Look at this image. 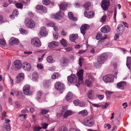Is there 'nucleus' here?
<instances>
[{"label": "nucleus", "mask_w": 131, "mask_h": 131, "mask_svg": "<svg viewBox=\"0 0 131 131\" xmlns=\"http://www.w3.org/2000/svg\"><path fill=\"white\" fill-rule=\"evenodd\" d=\"M93 119L91 117L85 118L82 121L83 124L84 125L89 127L92 126L94 123Z\"/></svg>", "instance_id": "obj_1"}, {"label": "nucleus", "mask_w": 131, "mask_h": 131, "mask_svg": "<svg viewBox=\"0 0 131 131\" xmlns=\"http://www.w3.org/2000/svg\"><path fill=\"white\" fill-rule=\"evenodd\" d=\"M25 23L26 26L30 28H34L35 26L34 21L30 19H26L25 20Z\"/></svg>", "instance_id": "obj_2"}, {"label": "nucleus", "mask_w": 131, "mask_h": 131, "mask_svg": "<svg viewBox=\"0 0 131 131\" xmlns=\"http://www.w3.org/2000/svg\"><path fill=\"white\" fill-rule=\"evenodd\" d=\"M31 44L35 47H40L41 45V43L38 38H35L31 40Z\"/></svg>", "instance_id": "obj_3"}, {"label": "nucleus", "mask_w": 131, "mask_h": 131, "mask_svg": "<svg viewBox=\"0 0 131 131\" xmlns=\"http://www.w3.org/2000/svg\"><path fill=\"white\" fill-rule=\"evenodd\" d=\"M55 87L56 90L60 91L61 93H62L64 89L63 84L59 82H57L55 83Z\"/></svg>", "instance_id": "obj_4"}, {"label": "nucleus", "mask_w": 131, "mask_h": 131, "mask_svg": "<svg viewBox=\"0 0 131 131\" xmlns=\"http://www.w3.org/2000/svg\"><path fill=\"white\" fill-rule=\"evenodd\" d=\"M107 58V54L105 53L102 54L100 56L98 57L97 60L98 62L102 64L104 63Z\"/></svg>", "instance_id": "obj_5"}, {"label": "nucleus", "mask_w": 131, "mask_h": 131, "mask_svg": "<svg viewBox=\"0 0 131 131\" xmlns=\"http://www.w3.org/2000/svg\"><path fill=\"white\" fill-rule=\"evenodd\" d=\"M113 78L112 75L110 74H107L103 77V80L105 83L112 82L113 81Z\"/></svg>", "instance_id": "obj_6"}, {"label": "nucleus", "mask_w": 131, "mask_h": 131, "mask_svg": "<svg viewBox=\"0 0 131 131\" xmlns=\"http://www.w3.org/2000/svg\"><path fill=\"white\" fill-rule=\"evenodd\" d=\"M109 5V0H103L102 1L101 6L104 10H106L108 7Z\"/></svg>", "instance_id": "obj_7"}, {"label": "nucleus", "mask_w": 131, "mask_h": 131, "mask_svg": "<svg viewBox=\"0 0 131 131\" xmlns=\"http://www.w3.org/2000/svg\"><path fill=\"white\" fill-rule=\"evenodd\" d=\"M68 81L70 83H75L77 82V78L74 74H71L67 78Z\"/></svg>", "instance_id": "obj_8"}, {"label": "nucleus", "mask_w": 131, "mask_h": 131, "mask_svg": "<svg viewBox=\"0 0 131 131\" xmlns=\"http://www.w3.org/2000/svg\"><path fill=\"white\" fill-rule=\"evenodd\" d=\"M30 86L29 85H26L23 87V90L24 93L26 95H29L32 94V92L29 91Z\"/></svg>", "instance_id": "obj_9"}, {"label": "nucleus", "mask_w": 131, "mask_h": 131, "mask_svg": "<svg viewBox=\"0 0 131 131\" xmlns=\"http://www.w3.org/2000/svg\"><path fill=\"white\" fill-rule=\"evenodd\" d=\"M101 31L102 32L106 34L110 31L111 28L108 25H105L101 28Z\"/></svg>", "instance_id": "obj_10"}, {"label": "nucleus", "mask_w": 131, "mask_h": 131, "mask_svg": "<svg viewBox=\"0 0 131 131\" xmlns=\"http://www.w3.org/2000/svg\"><path fill=\"white\" fill-rule=\"evenodd\" d=\"M83 70L82 69L80 70L77 73V75L79 81H82L83 79Z\"/></svg>", "instance_id": "obj_11"}, {"label": "nucleus", "mask_w": 131, "mask_h": 131, "mask_svg": "<svg viewBox=\"0 0 131 131\" xmlns=\"http://www.w3.org/2000/svg\"><path fill=\"white\" fill-rule=\"evenodd\" d=\"M84 15L85 17L88 18H92L94 16V12L93 11H91L87 13L86 11H85Z\"/></svg>", "instance_id": "obj_12"}, {"label": "nucleus", "mask_w": 131, "mask_h": 131, "mask_svg": "<svg viewBox=\"0 0 131 131\" xmlns=\"http://www.w3.org/2000/svg\"><path fill=\"white\" fill-rule=\"evenodd\" d=\"M89 27L88 25L87 24H85L82 26L80 28L81 32L83 35H84L86 32V30Z\"/></svg>", "instance_id": "obj_13"}, {"label": "nucleus", "mask_w": 131, "mask_h": 131, "mask_svg": "<svg viewBox=\"0 0 131 131\" xmlns=\"http://www.w3.org/2000/svg\"><path fill=\"white\" fill-rule=\"evenodd\" d=\"M59 44V43L58 42L53 41L49 43L48 46L50 48L52 49L58 46Z\"/></svg>", "instance_id": "obj_14"}, {"label": "nucleus", "mask_w": 131, "mask_h": 131, "mask_svg": "<svg viewBox=\"0 0 131 131\" xmlns=\"http://www.w3.org/2000/svg\"><path fill=\"white\" fill-rule=\"evenodd\" d=\"M24 75L22 73H19L16 77V82L17 83H19L24 79Z\"/></svg>", "instance_id": "obj_15"}, {"label": "nucleus", "mask_w": 131, "mask_h": 131, "mask_svg": "<svg viewBox=\"0 0 131 131\" xmlns=\"http://www.w3.org/2000/svg\"><path fill=\"white\" fill-rule=\"evenodd\" d=\"M14 64L15 68L17 69H19L21 68L22 63L20 60H17L15 61L14 62Z\"/></svg>", "instance_id": "obj_16"}, {"label": "nucleus", "mask_w": 131, "mask_h": 131, "mask_svg": "<svg viewBox=\"0 0 131 131\" xmlns=\"http://www.w3.org/2000/svg\"><path fill=\"white\" fill-rule=\"evenodd\" d=\"M40 34L42 36H46L47 35V32L46 30V28L45 27H42L40 28Z\"/></svg>", "instance_id": "obj_17"}, {"label": "nucleus", "mask_w": 131, "mask_h": 131, "mask_svg": "<svg viewBox=\"0 0 131 131\" xmlns=\"http://www.w3.org/2000/svg\"><path fill=\"white\" fill-rule=\"evenodd\" d=\"M117 31L118 34L122 35L123 32V26L121 24H119L117 27Z\"/></svg>", "instance_id": "obj_18"}, {"label": "nucleus", "mask_w": 131, "mask_h": 131, "mask_svg": "<svg viewBox=\"0 0 131 131\" xmlns=\"http://www.w3.org/2000/svg\"><path fill=\"white\" fill-rule=\"evenodd\" d=\"M23 69L26 71L29 70L31 68L30 64L28 63L25 62L24 63Z\"/></svg>", "instance_id": "obj_19"}, {"label": "nucleus", "mask_w": 131, "mask_h": 131, "mask_svg": "<svg viewBox=\"0 0 131 131\" xmlns=\"http://www.w3.org/2000/svg\"><path fill=\"white\" fill-rule=\"evenodd\" d=\"M36 8L38 10H41L44 13H46L47 10L46 7H43L42 5H37L36 6Z\"/></svg>", "instance_id": "obj_20"}, {"label": "nucleus", "mask_w": 131, "mask_h": 131, "mask_svg": "<svg viewBox=\"0 0 131 131\" xmlns=\"http://www.w3.org/2000/svg\"><path fill=\"white\" fill-rule=\"evenodd\" d=\"M78 37V36L77 34H72L70 36L69 39L72 42H74L75 40L77 39Z\"/></svg>", "instance_id": "obj_21"}, {"label": "nucleus", "mask_w": 131, "mask_h": 131, "mask_svg": "<svg viewBox=\"0 0 131 131\" xmlns=\"http://www.w3.org/2000/svg\"><path fill=\"white\" fill-rule=\"evenodd\" d=\"M73 14L71 12H69L68 13V16L69 19L73 21H75L77 20V18L73 17Z\"/></svg>", "instance_id": "obj_22"}, {"label": "nucleus", "mask_w": 131, "mask_h": 131, "mask_svg": "<svg viewBox=\"0 0 131 131\" xmlns=\"http://www.w3.org/2000/svg\"><path fill=\"white\" fill-rule=\"evenodd\" d=\"M126 85V83L125 81H122L117 83V86L118 88L123 87Z\"/></svg>", "instance_id": "obj_23"}, {"label": "nucleus", "mask_w": 131, "mask_h": 131, "mask_svg": "<svg viewBox=\"0 0 131 131\" xmlns=\"http://www.w3.org/2000/svg\"><path fill=\"white\" fill-rule=\"evenodd\" d=\"M10 41L12 43L16 45H18L19 42L18 39L14 37L11 38L10 39Z\"/></svg>", "instance_id": "obj_24"}, {"label": "nucleus", "mask_w": 131, "mask_h": 131, "mask_svg": "<svg viewBox=\"0 0 131 131\" xmlns=\"http://www.w3.org/2000/svg\"><path fill=\"white\" fill-rule=\"evenodd\" d=\"M62 12L60 11L58 13H56L54 16V18L56 19H61L62 18L63 14Z\"/></svg>", "instance_id": "obj_25"}, {"label": "nucleus", "mask_w": 131, "mask_h": 131, "mask_svg": "<svg viewBox=\"0 0 131 131\" xmlns=\"http://www.w3.org/2000/svg\"><path fill=\"white\" fill-rule=\"evenodd\" d=\"M67 5V4L66 2L61 3L60 5H59L60 9L62 10H65Z\"/></svg>", "instance_id": "obj_26"}, {"label": "nucleus", "mask_w": 131, "mask_h": 131, "mask_svg": "<svg viewBox=\"0 0 131 131\" xmlns=\"http://www.w3.org/2000/svg\"><path fill=\"white\" fill-rule=\"evenodd\" d=\"M68 60L65 57L61 58L60 60V64L62 66H64L66 64Z\"/></svg>", "instance_id": "obj_27"}, {"label": "nucleus", "mask_w": 131, "mask_h": 131, "mask_svg": "<svg viewBox=\"0 0 131 131\" xmlns=\"http://www.w3.org/2000/svg\"><path fill=\"white\" fill-rule=\"evenodd\" d=\"M131 63V58L127 57L126 64L128 68L130 69V64Z\"/></svg>", "instance_id": "obj_28"}, {"label": "nucleus", "mask_w": 131, "mask_h": 131, "mask_svg": "<svg viewBox=\"0 0 131 131\" xmlns=\"http://www.w3.org/2000/svg\"><path fill=\"white\" fill-rule=\"evenodd\" d=\"M88 97L90 99H93L94 98V95L92 94V90H90L88 91Z\"/></svg>", "instance_id": "obj_29"}, {"label": "nucleus", "mask_w": 131, "mask_h": 131, "mask_svg": "<svg viewBox=\"0 0 131 131\" xmlns=\"http://www.w3.org/2000/svg\"><path fill=\"white\" fill-rule=\"evenodd\" d=\"M72 97V94L70 92H69L66 97L67 101L68 102L70 101Z\"/></svg>", "instance_id": "obj_30"}, {"label": "nucleus", "mask_w": 131, "mask_h": 131, "mask_svg": "<svg viewBox=\"0 0 131 131\" xmlns=\"http://www.w3.org/2000/svg\"><path fill=\"white\" fill-rule=\"evenodd\" d=\"M91 81H90L89 80L86 79L85 81V83L86 86L89 87H91L92 86V83Z\"/></svg>", "instance_id": "obj_31"}, {"label": "nucleus", "mask_w": 131, "mask_h": 131, "mask_svg": "<svg viewBox=\"0 0 131 131\" xmlns=\"http://www.w3.org/2000/svg\"><path fill=\"white\" fill-rule=\"evenodd\" d=\"M50 82L49 80H46L43 81V85L45 88L48 87L50 85Z\"/></svg>", "instance_id": "obj_32"}, {"label": "nucleus", "mask_w": 131, "mask_h": 131, "mask_svg": "<svg viewBox=\"0 0 131 131\" xmlns=\"http://www.w3.org/2000/svg\"><path fill=\"white\" fill-rule=\"evenodd\" d=\"M78 114H81L83 116H85L88 115V112L86 110H84L80 111L78 113Z\"/></svg>", "instance_id": "obj_33"}, {"label": "nucleus", "mask_w": 131, "mask_h": 131, "mask_svg": "<svg viewBox=\"0 0 131 131\" xmlns=\"http://www.w3.org/2000/svg\"><path fill=\"white\" fill-rule=\"evenodd\" d=\"M72 114V112L71 111L68 110L64 114L63 116L64 117L67 118L68 116Z\"/></svg>", "instance_id": "obj_34"}, {"label": "nucleus", "mask_w": 131, "mask_h": 131, "mask_svg": "<svg viewBox=\"0 0 131 131\" xmlns=\"http://www.w3.org/2000/svg\"><path fill=\"white\" fill-rule=\"evenodd\" d=\"M47 62L50 63H53L54 62L52 57L51 56H49L47 58Z\"/></svg>", "instance_id": "obj_35"}, {"label": "nucleus", "mask_w": 131, "mask_h": 131, "mask_svg": "<svg viewBox=\"0 0 131 131\" xmlns=\"http://www.w3.org/2000/svg\"><path fill=\"white\" fill-rule=\"evenodd\" d=\"M38 74L36 72L34 73L32 75V80L34 81H36L38 79Z\"/></svg>", "instance_id": "obj_36"}, {"label": "nucleus", "mask_w": 131, "mask_h": 131, "mask_svg": "<svg viewBox=\"0 0 131 131\" xmlns=\"http://www.w3.org/2000/svg\"><path fill=\"white\" fill-rule=\"evenodd\" d=\"M91 5L90 3L89 2H88L84 4L83 7L86 10H88Z\"/></svg>", "instance_id": "obj_37"}, {"label": "nucleus", "mask_w": 131, "mask_h": 131, "mask_svg": "<svg viewBox=\"0 0 131 131\" xmlns=\"http://www.w3.org/2000/svg\"><path fill=\"white\" fill-rule=\"evenodd\" d=\"M4 127L7 131H9L11 129L10 125L9 124L5 123Z\"/></svg>", "instance_id": "obj_38"}, {"label": "nucleus", "mask_w": 131, "mask_h": 131, "mask_svg": "<svg viewBox=\"0 0 131 131\" xmlns=\"http://www.w3.org/2000/svg\"><path fill=\"white\" fill-rule=\"evenodd\" d=\"M60 42L61 45L63 46L64 47H66L67 46V43L65 40L62 39L60 40Z\"/></svg>", "instance_id": "obj_39"}, {"label": "nucleus", "mask_w": 131, "mask_h": 131, "mask_svg": "<svg viewBox=\"0 0 131 131\" xmlns=\"http://www.w3.org/2000/svg\"><path fill=\"white\" fill-rule=\"evenodd\" d=\"M106 18V16L105 15H104L101 18L100 20V21L102 23H103L105 22Z\"/></svg>", "instance_id": "obj_40"}, {"label": "nucleus", "mask_w": 131, "mask_h": 131, "mask_svg": "<svg viewBox=\"0 0 131 131\" xmlns=\"http://www.w3.org/2000/svg\"><path fill=\"white\" fill-rule=\"evenodd\" d=\"M15 5L17 8L22 9L23 7V5L20 3H17L15 4Z\"/></svg>", "instance_id": "obj_41"}, {"label": "nucleus", "mask_w": 131, "mask_h": 131, "mask_svg": "<svg viewBox=\"0 0 131 131\" xmlns=\"http://www.w3.org/2000/svg\"><path fill=\"white\" fill-rule=\"evenodd\" d=\"M6 44V43L5 40L1 39H0V44L2 46H5Z\"/></svg>", "instance_id": "obj_42"}, {"label": "nucleus", "mask_w": 131, "mask_h": 131, "mask_svg": "<svg viewBox=\"0 0 131 131\" xmlns=\"http://www.w3.org/2000/svg\"><path fill=\"white\" fill-rule=\"evenodd\" d=\"M102 37V34L100 32L97 34L96 36V38L97 40H99L101 39Z\"/></svg>", "instance_id": "obj_43"}, {"label": "nucleus", "mask_w": 131, "mask_h": 131, "mask_svg": "<svg viewBox=\"0 0 131 131\" xmlns=\"http://www.w3.org/2000/svg\"><path fill=\"white\" fill-rule=\"evenodd\" d=\"M57 131H68V130L67 128L63 126L59 128Z\"/></svg>", "instance_id": "obj_44"}, {"label": "nucleus", "mask_w": 131, "mask_h": 131, "mask_svg": "<svg viewBox=\"0 0 131 131\" xmlns=\"http://www.w3.org/2000/svg\"><path fill=\"white\" fill-rule=\"evenodd\" d=\"M94 66L96 67V68H98L101 66L102 64H100V63L98 62V61L97 60V62L94 63Z\"/></svg>", "instance_id": "obj_45"}, {"label": "nucleus", "mask_w": 131, "mask_h": 131, "mask_svg": "<svg viewBox=\"0 0 131 131\" xmlns=\"http://www.w3.org/2000/svg\"><path fill=\"white\" fill-rule=\"evenodd\" d=\"M42 3L43 4L48 5L50 4V0H43Z\"/></svg>", "instance_id": "obj_46"}, {"label": "nucleus", "mask_w": 131, "mask_h": 131, "mask_svg": "<svg viewBox=\"0 0 131 131\" xmlns=\"http://www.w3.org/2000/svg\"><path fill=\"white\" fill-rule=\"evenodd\" d=\"M27 115L26 114H25L23 115V114H20L19 115V116L21 117L20 118V120L21 121L25 120L26 118V117Z\"/></svg>", "instance_id": "obj_47"}, {"label": "nucleus", "mask_w": 131, "mask_h": 131, "mask_svg": "<svg viewBox=\"0 0 131 131\" xmlns=\"http://www.w3.org/2000/svg\"><path fill=\"white\" fill-rule=\"evenodd\" d=\"M42 94V92L41 91H39L38 92V97L37 99V100H39L40 99V97Z\"/></svg>", "instance_id": "obj_48"}, {"label": "nucleus", "mask_w": 131, "mask_h": 131, "mask_svg": "<svg viewBox=\"0 0 131 131\" xmlns=\"http://www.w3.org/2000/svg\"><path fill=\"white\" fill-rule=\"evenodd\" d=\"M48 110L46 109H44L41 111L40 114H46L48 112Z\"/></svg>", "instance_id": "obj_49"}, {"label": "nucleus", "mask_w": 131, "mask_h": 131, "mask_svg": "<svg viewBox=\"0 0 131 131\" xmlns=\"http://www.w3.org/2000/svg\"><path fill=\"white\" fill-rule=\"evenodd\" d=\"M58 73H54L53 74L51 78L53 79H55L58 77Z\"/></svg>", "instance_id": "obj_50"}, {"label": "nucleus", "mask_w": 131, "mask_h": 131, "mask_svg": "<svg viewBox=\"0 0 131 131\" xmlns=\"http://www.w3.org/2000/svg\"><path fill=\"white\" fill-rule=\"evenodd\" d=\"M20 31L21 33L26 34L27 33V31L23 28H20Z\"/></svg>", "instance_id": "obj_51"}, {"label": "nucleus", "mask_w": 131, "mask_h": 131, "mask_svg": "<svg viewBox=\"0 0 131 131\" xmlns=\"http://www.w3.org/2000/svg\"><path fill=\"white\" fill-rule=\"evenodd\" d=\"M86 105V103L84 102L80 101L79 106L81 107H84Z\"/></svg>", "instance_id": "obj_52"}, {"label": "nucleus", "mask_w": 131, "mask_h": 131, "mask_svg": "<svg viewBox=\"0 0 131 131\" xmlns=\"http://www.w3.org/2000/svg\"><path fill=\"white\" fill-rule=\"evenodd\" d=\"M88 78L89 79H91V81L93 82L94 81V79L93 77L90 74H89L88 75Z\"/></svg>", "instance_id": "obj_53"}, {"label": "nucleus", "mask_w": 131, "mask_h": 131, "mask_svg": "<svg viewBox=\"0 0 131 131\" xmlns=\"http://www.w3.org/2000/svg\"><path fill=\"white\" fill-rule=\"evenodd\" d=\"M18 94L16 95L20 99H22L23 98V97L22 96V93L20 92H17Z\"/></svg>", "instance_id": "obj_54"}, {"label": "nucleus", "mask_w": 131, "mask_h": 131, "mask_svg": "<svg viewBox=\"0 0 131 131\" xmlns=\"http://www.w3.org/2000/svg\"><path fill=\"white\" fill-rule=\"evenodd\" d=\"M107 38V36L106 35H104L103 38L101 39L99 41V42H102L104 41V40Z\"/></svg>", "instance_id": "obj_55"}, {"label": "nucleus", "mask_w": 131, "mask_h": 131, "mask_svg": "<svg viewBox=\"0 0 131 131\" xmlns=\"http://www.w3.org/2000/svg\"><path fill=\"white\" fill-rule=\"evenodd\" d=\"M14 105L15 107L16 108H19L20 106V103L18 102H16L14 104Z\"/></svg>", "instance_id": "obj_56"}, {"label": "nucleus", "mask_w": 131, "mask_h": 131, "mask_svg": "<svg viewBox=\"0 0 131 131\" xmlns=\"http://www.w3.org/2000/svg\"><path fill=\"white\" fill-rule=\"evenodd\" d=\"M13 15L17 16L19 14V12L17 9H16L13 10Z\"/></svg>", "instance_id": "obj_57"}, {"label": "nucleus", "mask_w": 131, "mask_h": 131, "mask_svg": "<svg viewBox=\"0 0 131 131\" xmlns=\"http://www.w3.org/2000/svg\"><path fill=\"white\" fill-rule=\"evenodd\" d=\"M37 67L38 68L40 69H42L43 68V65L41 63L38 64L37 65Z\"/></svg>", "instance_id": "obj_58"}, {"label": "nucleus", "mask_w": 131, "mask_h": 131, "mask_svg": "<svg viewBox=\"0 0 131 131\" xmlns=\"http://www.w3.org/2000/svg\"><path fill=\"white\" fill-rule=\"evenodd\" d=\"M113 93V92H112L108 91H106L105 92L106 94L108 96V97H110V95L112 94Z\"/></svg>", "instance_id": "obj_59"}, {"label": "nucleus", "mask_w": 131, "mask_h": 131, "mask_svg": "<svg viewBox=\"0 0 131 131\" xmlns=\"http://www.w3.org/2000/svg\"><path fill=\"white\" fill-rule=\"evenodd\" d=\"M48 125V124L44 123L41 124V125L42 126V128L44 129L47 128V127Z\"/></svg>", "instance_id": "obj_60"}, {"label": "nucleus", "mask_w": 131, "mask_h": 131, "mask_svg": "<svg viewBox=\"0 0 131 131\" xmlns=\"http://www.w3.org/2000/svg\"><path fill=\"white\" fill-rule=\"evenodd\" d=\"M55 25V24L52 22H50L47 24V26L49 27H53Z\"/></svg>", "instance_id": "obj_61"}, {"label": "nucleus", "mask_w": 131, "mask_h": 131, "mask_svg": "<svg viewBox=\"0 0 131 131\" xmlns=\"http://www.w3.org/2000/svg\"><path fill=\"white\" fill-rule=\"evenodd\" d=\"M80 101L78 100H76L73 101V103L75 106L79 105Z\"/></svg>", "instance_id": "obj_62"}, {"label": "nucleus", "mask_w": 131, "mask_h": 131, "mask_svg": "<svg viewBox=\"0 0 131 131\" xmlns=\"http://www.w3.org/2000/svg\"><path fill=\"white\" fill-rule=\"evenodd\" d=\"M53 35L54 38L55 39H57L58 37V34L56 32H55L53 33Z\"/></svg>", "instance_id": "obj_63"}, {"label": "nucleus", "mask_w": 131, "mask_h": 131, "mask_svg": "<svg viewBox=\"0 0 131 131\" xmlns=\"http://www.w3.org/2000/svg\"><path fill=\"white\" fill-rule=\"evenodd\" d=\"M41 128V127L35 126L34 128V131H39Z\"/></svg>", "instance_id": "obj_64"}]
</instances>
